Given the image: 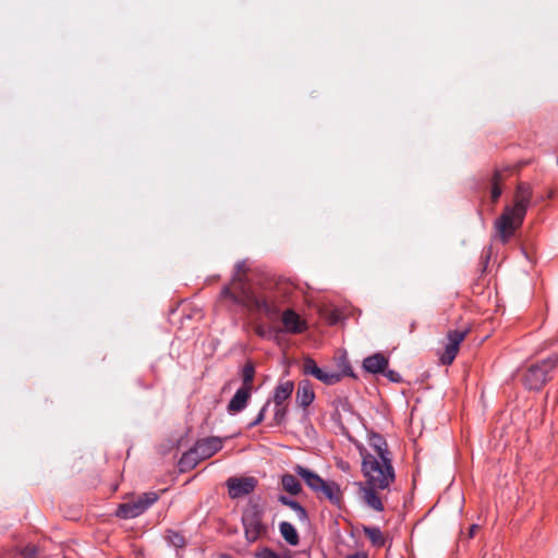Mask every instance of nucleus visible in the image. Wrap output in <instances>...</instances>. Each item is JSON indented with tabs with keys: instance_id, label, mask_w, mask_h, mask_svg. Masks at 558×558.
Listing matches in <instances>:
<instances>
[{
	"instance_id": "nucleus-22",
	"label": "nucleus",
	"mask_w": 558,
	"mask_h": 558,
	"mask_svg": "<svg viewBox=\"0 0 558 558\" xmlns=\"http://www.w3.org/2000/svg\"><path fill=\"white\" fill-rule=\"evenodd\" d=\"M279 531L284 541L291 545L296 546L300 542L299 533L296 529L287 521H282L279 524Z\"/></svg>"
},
{
	"instance_id": "nucleus-32",
	"label": "nucleus",
	"mask_w": 558,
	"mask_h": 558,
	"mask_svg": "<svg viewBox=\"0 0 558 558\" xmlns=\"http://www.w3.org/2000/svg\"><path fill=\"white\" fill-rule=\"evenodd\" d=\"M476 529H477V525H476V524L471 525V527H470V532H469V536H470V537H473V536H474V533H475Z\"/></svg>"
},
{
	"instance_id": "nucleus-17",
	"label": "nucleus",
	"mask_w": 558,
	"mask_h": 558,
	"mask_svg": "<svg viewBox=\"0 0 558 558\" xmlns=\"http://www.w3.org/2000/svg\"><path fill=\"white\" fill-rule=\"evenodd\" d=\"M388 366V359L381 353H375L364 359L363 368L371 374L385 372Z\"/></svg>"
},
{
	"instance_id": "nucleus-9",
	"label": "nucleus",
	"mask_w": 558,
	"mask_h": 558,
	"mask_svg": "<svg viewBox=\"0 0 558 558\" xmlns=\"http://www.w3.org/2000/svg\"><path fill=\"white\" fill-rule=\"evenodd\" d=\"M303 373L311 375L326 385H335L339 383L342 375L354 376L350 366H347L342 373L329 372L317 366L312 357H306L303 363Z\"/></svg>"
},
{
	"instance_id": "nucleus-29",
	"label": "nucleus",
	"mask_w": 558,
	"mask_h": 558,
	"mask_svg": "<svg viewBox=\"0 0 558 558\" xmlns=\"http://www.w3.org/2000/svg\"><path fill=\"white\" fill-rule=\"evenodd\" d=\"M38 553V548L36 545H26L20 551V555L23 558H35Z\"/></svg>"
},
{
	"instance_id": "nucleus-34",
	"label": "nucleus",
	"mask_w": 558,
	"mask_h": 558,
	"mask_svg": "<svg viewBox=\"0 0 558 558\" xmlns=\"http://www.w3.org/2000/svg\"><path fill=\"white\" fill-rule=\"evenodd\" d=\"M256 331H257V333H258L259 336H262V337H264V336H265V332H264L263 328H260V327H259V328H257V330H256Z\"/></svg>"
},
{
	"instance_id": "nucleus-7",
	"label": "nucleus",
	"mask_w": 558,
	"mask_h": 558,
	"mask_svg": "<svg viewBox=\"0 0 558 558\" xmlns=\"http://www.w3.org/2000/svg\"><path fill=\"white\" fill-rule=\"evenodd\" d=\"M558 365V354H554L539 363L531 365L523 378L524 386L530 390H539L548 380V374Z\"/></svg>"
},
{
	"instance_id": "nucleus-20",
	"label": "nucleus",
	"mask_w": 558,
	"mask_h": 558,
	"mask_svg": "<svg viewBox=\"0 0 558 558\" xmlns=\"http://www.w3.org/2000/svg\"><path fill=\"white\" fill-rule=\"evenodd\" d=\"M278 501L281 505L291 508L296 513V515L301 522L307 523L310 521L306 509L296 500H293V499L289 498L288 496L280 495L278 497Z\"/></svg>"
},
{
	"instance_id": "nucleus-10",
	"label": "nucleus",
	"mask_w": 558,
	"mask_h": 558,
	"mask_svg": "<svg viewBox=\"0 0 558 558\" xmlns=\"http://www.w3.org/2000/svg\"><path fill=\"white\" fill-rule=\"evenodd\" d=\"M228 495L231 499H239L250 495L257 486V480L253 476H232L226 482Z\"/></svg>"
},
{
	"instance_id": "nucleus-12",
	"label": "nucleus",
	"mask_w": 558,
	"mask_h": 558,
	"mask_svg": "<svg viewBox=\"0 0 558 558\" xmlns=\"http://www.w3.org/2000/svg\"><path fill=\"white\" fill-rule=\"evenodd\" d=\"M360 492L362 493L363 501L373 510L381 512L384 511V504L376 490L378 487H373L368 484L359 483Z\"/></svg>"
},
{
	"instance_id": "nucleus-24",
	"label": "nucleus",
	"mask_w": 558,
	"mask_h": 558,
	"mask_svg": "<svg viewBox=\"0 0 558 558\" xmlns=\"http://www.w3.org/2000/svg\"><path fill=\"white\" fill-rule=\"evenodd\" d=\"M281 485L282 488L291 495H298L302 490V486L299 480L289 473L281 476Z\"/></svg>"
},
{
	"instance_id": "nucleus-28",
	"label": "nucleus",
	"mask_w": 558,
	"mask_h": 558,
	"mask_svg": "<svg viewBox=\"0 0 558 558\" xmlns=\"http://www.w3.org/2000/svg\"><path fill=\"white\" fill-rule=\"evenodd\" d=\"M499 180H500V173L498 171H496L495 175H494V183H493V189H492L493 202H496L502 193L501 187L498 185Z\"/></svg>"
},
{
	"instance_id": "nucleus-30",
	"label": "nucleus",
	"mask_w": 558,
	"mask_h": 558,
	"mask_svg": "<svg viewBox=\"0 0 558 558\" xmlns=\"http://www.w3.org/2000/svg\"><path fill=\"white\" fill-rule=\"evenodd\" d=\"M384 375L392 383H399L401 381V376L398 372L388 369L384 372Z\"/></svg>"
},
{
	"instance_id": "nucleus-15",
	"label": "nucleus",
	"mask_w": 558,
	"mask_h": 558,
	"mask_svg": "<svg viewBox=\"0 0 558 558\" xmlns=\"http://www.w3.org/2000/svg\"><path fill=\"white\" fill-rule=\"evenodd\" d=\"M294 472L301 476L305 484L316 494L319 495V489H320V486L324 484V480L315 472L300 465V464H296L294 468H293Z\"/></svg>"
},
{
	"instance_id": "nucleus-6",
	"label": "nucleus",
	"mask_w": 558,
	"mask_h": 558,
	"mask_svg": "<svg viewBox=\"0 0 558 558\" xmlns=\"http://www.w3.org/2000/svg\"><path fill=\"white\" fill-rule=\"evenodd\" d=\"M264 511L258 505H250L242 514V524L247 543L267 535L268 526L263 522Z\"/></svg>"
},
{
	"instance_id": "nucleus-25",
	"label": "nucleus",
	"mask_w": 558,
	"mask_h": 558,
	"mask_svg": "<svg viewBox=\"0 0 558 558\" xmlns=\"http://www.w3.org/2000/svg\"><path fill=\"white\" fill-rule=\"evenodd\" d=\"M165 539L169 546H172L175 549H182L186 545L185 537L181 533L173 530L166 531Z\"/></svg>"
},
{
	"instance_id": "nucleus-27",
	"label": "nucleus",
	"mask_w": 558,
	"mask_h": 558,
	"mask_svg": "<svg viewBox=\"0 0 558 558\" xmlns=\"http://www.w3.org/2000/svg\"><path fill=\"white\" fill-rule=\"evenodd\" d=\"M255 558H292L290 555L281 557L278 553L269 547H263L255 551Z\"/></svg>"
},
{
	"instance_id": "nucleus-4",
	"label": "nucleus",
	"mask_w": 558,
	"mask_h": 558,
	"mask_svg": "<svg viewBox=\"0 0 558 558\" xmlns=\"http://www.w3.org/2000/svg\"><path fill=\"white\" fill-rule=\"evenodd\" d=\"M294 390L292 380H280L275 387L272 397L259 410L255 418H265L272 415V418H284L288 415V400Z\"/></svg>"
},
{
	"instance_id": "nucleus-16",
	"label": "nucleus",
	"mask_w": 558,
	"mask_h": 558,
	"mask_svg": "<svg viewBox=\"0 0 558 558\" xmlns=\"http://www.w3.org/2000/svg\"><path fill=\"white\" fill-rule=\"evenodd\" d=\"M368 445H369L371 449L373 450V452H371V453L374 454L375 457L391 458V453L388 449L387 441L380 434L375 433V432H369L368 433Z\"/></svg>"
},
{
	"instance_id": "nucleus-14",
	"label": "nucleus",
	"mask_w": 558,
	"mask_h": 558,
	"mask_svg": "<svg viewBox=\"0 0 558 558\" xmlns=\"http://www.w3.org/2000/svg\"><path fill=\"white\" fill-rule=\"evenodd\" d=\"M315 399V392L310 380L303 379L298 384L295 403L300 408H307Z\"/></svg>"
},
{
	"instance_id": "nucleus-26",
	"label": "nucleus",
	"mask_w": 558,
	"mask_h": 558,
	"mask_svg": "<svg viewBox=\"0 0 558 558\" xmlns=\"http://www.w3.org/2000/svg\"><path fill=\"white\" fill-rule=\"evenodd\" d=\"M255 375V367L252 363H246L242 368V381L241 387H246L252 390V384Z\"/></svg>"
},
{
	"instance_id": "nucleus-8",
	"label": "nucleus",
	"mask_w": 558,
	"mask_h": 558,
	"mask_svg": "<svg viewBox=\"0 0 558 558\" xmlns=\"http://www.w3.org/2000/svg\"><path fill=\"white\" fill-rule=\"evenodd\" d=\"M158 499L159 495L156 492L144 493L132 501L119 505L116 514L121 519H134L143 514Z\"/></svg>"
},
{
	"instance_id": "nucleus-2",
	"label": "nucleus",
	"mask_w": 558,
	"mask_h": 558,
	"mask_svg": "<svg viewBox=\"0 0 558 558\" xmlns=\"http://www.w3.org/2000/svg\"><path fill=\"white\" fill-rule=\"evenodd\" d=\"M531 190L526 184H519L513 206H506L501 216L495 221L497 236L507 243L521 227L530 206Z\"/></svg>"
},
{
	"instance_id": "nucleus-13",
	"label": "nucleus",
	"mask_w": 558,
	"mask_h": 558,
	"mask_svg": "<svg viewBox=\"0 0 558 558\" xmlns=\"http://www.w3.org/2000/svg\"><path fill=\"white\" fill-rule=\"evenodd\" d=\"M251 395L252 390L246 387H240L228 403L229 414L235 415L244 410L247 405Z\"/></svg>"
},
{
	"instance_id": "nucleus-1",
	"label": "nucleus",
	"mask_w": 558,
	"mask_h": 558,
	"mask_svg": "<svg viewBox=\"0 0 558 558\" xmlns=\"http://www.w3.org/2000/svg\"><path fill=\"white\" fill-rule=\"evenodd\" d=\"M220 295L251 311L264 313L268 317H274L278 314V308L265 294L254 291L252 287L247 284L245 260H240L235 264L232 283L231 286L223 287Z\"/></svg>"
},
{
	"instance_id": "nucleus-31",
	"label": "nucleus",
	"mask_w": 558,
	"mask_h": 558,
	"mask_svg": "<svg viewBox=\"0 0 558 558\" xmlns=\"http://www.w3.org/2000/svg\"><path fill=\"white\" fill-rule=\"evenodd\" d=\"M345 558H368V555L365 551H356L352 555H348Z\"/></svg>"
},
{
	"instance_id": "nucleus-3",
	"label": "nucleus",
	"mask_w": 558,
	"mask_h": 558,
	"mask_svg": "<svg viewBox=\"0 0 558 558\" xmlns=\"http://www.w3.org/2000/svg\"><path fill=\"white\" fill-rule=\"evenodd\" d=\"M362 458V473L366 478L364 484L387 489L396 480L391 458H379L372 454L364 447H359Z\"/></svg>"
},
{
	"instance_id": "nucleus-18",
	"label": "nucleus",
	"mask_w": 558,
	"mask_h": 558,
	"mask_svg": "<svg viewBox=\"0 0 558 558\" xmlns=\"http://www.w3.org/2000/svg\"><path fill=\"white\" fill-rule=\"evenodd\" d=\"M319 494H322L333 506L340 507L342 502V493L340 486L336 482H327L320 486Z\"/></svg>"
},
{
	"instance_id": "nucleus-23",
	"label": "nucleus",
	"mask_w": 558,
	"mask_h": 558,
	"mask_svg": "<svg viewBox=\"0 0 558 558\" xmlns=\"http://www.w3.org/2000/svg\"><path fill=\"white\" fill-rule=\"evenodd\" d=\"M363 532L373 546L378 548L385 546L386 538L378 526H363Z\"/></svg>"
},
{
	"instance_id": "nucleus-5",
	"label": "nucleus",
	"mask_w": 558,
	"mask_h": 558,
	"mask_svg": "<svg viewBox=\"0 0 558 558\" xmlns=\"http://www.w3.org/2000/svg\"><path fill=\"white\" fill-rule=\"evenodd\" d=\"M221 448L222 440L219 437H208L197 440L179 460L180 470L186 471L194 469L201 461L213 457Z\"/></svg>"
},
{
	"instance_id": "nucleus-11",
	"label": "nucleus",
	"mask_w": 558,
	"mask_h": 558,
	"mask_svg": "<svg viewBox=\"0 0 558 558\" xmlns=\"http://www.w3.org/2000/svg\"><path fill=\"white\" fill-rule=\"evenodd\" d=\"M466 330H450L447 335V344L445 352L440 356V362L444 365H450L457 356L460 343L466 336Z\"/></svg>"
},
{
	"instance_id": "nucleus-33",
	"label": "nucleus",
	"mask_w": 558,
	"mask_h": 558,
	"mask_svg": "<svg viewBox=\"0 0 558 558\" xmlns=\"http://www.w3.org/2000/svg\"><path fill=\"white\" fill-rule=\"evenodd\" d=\"M263 421H259V420H256V421H252L250 424H248V428L262 423Z\"/></svg>"
},
{
	"instance_id": "nucleus-19",
	"label": "nucleus",
	"mask_w": 558,
	"mask_h": 558,
	"mask_svg": "<svg viewBox=\"0 0 558 558\" xmlns=\"http://www.w3.org/2000/svg\"><path fill=\"white\" fill-rule=\"evenodd\" d=\"M282 324L288 332L300 333L304 330L300 316L292 310H287L282 314Z\"/></svg>"
},
{
	"instance_id": "nucleus-21",
	"label": "nucleus",
	"mask_w": 558,
	"mask_h": 558,
	"mask_svg": "<svg viewBox=\"0 0 558 558\" xmlns=\"http://www.w3.org/2000/svg\"><path fill=\"white\" fill-rule=\"evenodd\" d=\"M335 412L332 418H349L354 415L352 405L347 399L338 398L333 401Z\"/></svg>"
},
{
	"instance_id": "nucleus-35",
	"label": "nucleus",
	"mask_w": 558,
	"mask_h": 558,
	"mask_svg": "<svg viewBox=\"0 0 558 558\" xmlns=\"http://www.w3.org/2000/svg\"><path fill=\"white\" fill-rule=\"evenodd\" d=\"M220 558H233L230 555H221Z\"/></svg>"
}]
</instances>
